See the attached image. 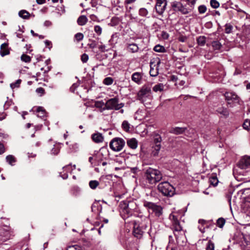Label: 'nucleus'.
<instances>
[{
	"label": "nucleus",
	"instance_id": "nucleus-8",
	"mask_svg": "<svg viewBox=\"0 0 250 250\" xmlns=\"http://www.w3.org/2000/svg\"><path fill=\"white\" fill-rule=\"evenodd\" d=\"M123 104H118V101L117 98H114L108 100L105 103L104 109H116L118 110L123 107Z\"/></svg>",
	"mask_w": 250,
	"mask_h": 250
},
{
	"label": "nucleus",
	"instance_id": "nucleus-14",
	"mask_svg": "<svg viewBox=\"0 0 250 250\" xmlns=\"http://www.w3.org/2000/svg\"><path fill=\"white\" fill-rule=\"evenodd\" d=\"M143 74L140 72H135L131 76V80L138 84L142 83Z\"/></svg>",
	"mask_w": 250,
	"mask_h": 250
},
{
	"label": "nucleus",
	"instance_id": "nucleus-48",
	"mask_svg": "<svg viewBox=\"0 0 250 250\" xmlns=\"http://www.w3.org/2000/svg\"><path fill=\"white\" fill-rule=\"evenodd\" d=\"M71 249V250H83V249L78 246V245H74L72 246H70L68 247V248L67 249V250H70Z\"/></svg>",
	"mask_w": 250,
	"mask_h": 250
},
{
	"label": "nucleus",
	"instance_id": "nucleus-59",
	"mask_svg": "<svg viewBox=\"0 0 250 250\" xmlns=\"http://www.w3.org/2000/svg\"><path fill=\"white\" fill-rule=\"evenodd\" d=\"M99 49L102 52L107 51L108 48L104 45H101L99 47Z\"/></svg>",
	"mask_w": 250,
	"mask_h": 250
},
{
	"label": "nucleus",
	"instance_id": "nucleus-32",
	"mask_svg": "<svg viewBox=\"0 0 250 250\" xmlns=\"http://www.w3.org/2000/svg\"><path fill=\"white\" fill-rule=\"evenodd\" d=\"M125 231L123 229V230H121L120 231V234L118 236V238L121 244H124L125 242Z\"/></svg>",
	"mask_w": 250,
	"mask_h": 250
},
{
	"label": "nucleus",
	"instance_id": "nucleus-51",
	"mask_svg": "<svg viewBox=\"0 0 250 250\" xmlns=\"http://www.w3.org/2000/svg\"><path fill=\"white\" fill-rule=\"evenodd\" d=\"M148 13L147 10L145 8H141L139 10V14L141 16H146Z\"/></svg>",
	"mask_w": 250,
	"mask_h": 250
},
{
	"label": "nucleus",
	"instance_id": "nucleus-28",
	"mask_svg": "<svg viewBox=\"0 0 250 250\" xmlns=\"http://www.w3.org/2000/svg\"><path fill=\"white\" fill-rule=\"evenodd\" d=\"M197 42L199 45L204 46L206 42V37L204 36H200L197 39Z\"/></svg>",
	"mask_w": 250,
	"mask_h": 250
},
{
	"label": "nucleus",
	"instance_id": "nucleus-62",
	"mask_svg": "<svg viewBox=\"0 0 250 250\" xmlns=\"http://www.w3.org/2000/svg\"><path fill=\"white\" fill-rule=\"evenodd\" d=\"M162 36L164 39H167L169 37V35L168 33H167V32H163L162 33Z\"/></svg>",
	"mask_w": 250,
	"mask_h": 250
},
{
	"label": "nucleus",
	"instance_id": "nucleus-6",
	"mask_svg": "<svg viewBox=\"0 0 250 250\" xmlns=\"http://www.w3.org/2000/svg\"><path fill=\"white\" fill-rule=\"evenodd\" d=\"M169 218L172 221L171 229L173 230L175 236L176 238L183 231L182 227L175 215L171 214L169 215Z\"/></svg>",
	"mask_w": 250,
	"mask_h": 250
},
{
	"label": "nucleus",
	"instance_id": "nucleus-47",
	"mask_svg": "<svg viewBox=\"0 0 250 250\" xmlns=\"http://www.w3.org/2000/svg\"><path fill=\"white\" fill-rule=\"evenodd\" d=\"M75 38L78 42L82 41L83 38V35L81 33H78L75 35Z\"/></svg>",
	"mask_w": 250,
	"mask_h": 250
},
{
	"label": "nucleus",
	"instance_id": "nucleus-5",
	"mask_svg": "<svg viewBox=\"0 0 250 250\" xmlns=\"http://www.w3.org/2000/svg\"><path fill=\"white\" fill-rule=\"evenodd\" d=\"M144 206L148 209H151L152 212L154 213L156 217H159L163 214V208L161 206L157 205L152 202L146 201L144 202Z\"/></svg>",
	"mask_w": 250,
	"mask_h": 250
},
{
	"label": "nucleus",
	"instance_id": "nucleus-34",
	"mask_svg": "<svg viewBox=\"0 0 250 250\" xmlns=\"http://www.w3.org/2000/svg\"><path fill=\"white\" fill-rule=\"evenodd\" d=\"M126 168H127L128 170L126 171V172H127V173L132 172L133 174L132 175V177H135V173H136V172L138 170V168L137 167H127Z\"/></svg>",
	"mask_w": 250,
	"mask_h": 250
},
{
	"label": "nucleus",
	"instance_id": "nucleus-29",
	"mask_svg": "<svg viewBox=\"0 0 250 250\" xmlns=\"http://www.w3.org/2000/svg\"><path fill=\"white\" fill-rule=\"evenodd\" d=\"M19 16L24 19H26L29 18V13L26 10H22L19 12Z\"/></svg>",
	"mask_w": 250,
	"mask_h": 250
},
{
	"label": "nucleus",
	"instance_id": "nucleus-38",
	"mask_svg": "<svg viewBox=\"0 0 250 250\" xmlns=\"http://www.w3.org/2000/svg\"><path fill=\"white\" fill-rule=\"evenodd\" d=\"M21 60L25 62H31V58L30 56L23 54L21 56Z\"/></svg>",
	"mask_w": 250,
	"mask_h": 250
},
{
	"label": "nucleus",
	"instance_id": "nucleus-1",
	"mask_svg": "<svg viewBox=\"0 0 250 250\" xmlns=\"http://www.w3.org/2000/svg\"><path fill=\"white\" fill-rule=\"evenodd\" d=\"M127 227L130 229L133 228L132 233L135 237L141 238L143 235L144 231L140 227V218L135 215H131L130 218L127 217Z\"/></svg>",
	"mask_w": 250,
	"mask_h": 250
},
{
	"label": "nucleus",
	"instance_id": "nucleus-17",
	"mask_svg": "<svg viewBox=\"0 0 250 250\" xmlns=\"http://www.w3.org/2000/svg\"><path fill=\"white\" fill-rule=\"evenodd\" d=\"M186 129V127H175L172 128L169 131V132L175 135H179L183 134Z\"/></svg>",
	"mask_w": 250,
	"mask_h": 250
},
{
	"label": "nucleus",
	"instance_id": "nucleus-61",
	"mask_svg": "<svg viewBox=\"0 0 250 250\" xmlns=\"http://www.w3.org/2000/svg\"><path fill=\"white\" fill-rule=\"evenodd\" d=\"M187 1L189 3L191 4L190 8H191L192 10L193 8V6H194L196 2V0H187Z\"/></svg>",
	"mask_w": 250,
	"mask_h": 250
},
{
	"label": "nucleus",
	"instance_id": "nucleus-12",
	"mask_svg": "<svg viewBox=\"0 0 250 250\" xmlns=\"http://www.w3.org/2000/svg\"><path fill=\"white\" fill-rule=\"evenodd\" d=\"M167 4V0H157L155 9L158 14L161 15L166 9Z\"/></svg>",
	"mask_w": 250,
	"mask_h": 250
},
{
	"label": "nucleus",
	"instance_id": "nucleus-30",
	"mask_svg": "<svg viewBox=\"0 0 250 250\" xmlns=\"http://www.w3.org/2000/svg\"><path fill=\"white\" fill-rule=\"evenodd\" d=\"M215 246L214 243L209 240L206 245V250H214Z\"/></svg>",
	"mask_w": 250,
	"mask_h": 250
},
{
	"label": "nucleus",
	"instance_id": "nucleus-2",
	"mask_svg": "<svg viewBox=\"0 0 250 250\" xmlns=\"http://www.w3.org/2000/svg\"><path fill=\"white\" fill-rule=\"evenodd\" d=\"M151 86L149 84H145L142 86L138 93V97L140 101L147 108H150L152 99Z\"/></svg>",
	"mask_w": 250,
	"mask_h": 250
},
{
	"label": "nucleus",
	"instance_id": "nucleus-25",
	"mask_svg": "<svg viewBox=\"0 0 250 250\" xmlns=\"http://www.w3.org/2000/svg\"><path fill=\"white\" fill-rule=\"evenodd\" d=\"M127 50L131 53H135L138 51L139 47L136 44H130L127 46Z\"/></svg>",
	"mask_w": 250,
	"mask_h": 250
},
{
	"label": "nucleus",
	"instance_id": "nucleus-44",
	"mask_svg": "<svg viewBox=\"0 0 250 250\" xmlns=\"http://www.w3.org/2000/svg\"><path fill=\"white\" fill-rule=\"evenodd\" d=\"M210 184L214 186H216L218 182V180L216 177H212L210 178L209 180Z\"/></svg>",
	"mask_w": 250,
	"mask_h": 250
},
{
	"label": "nucleus",
	"instance_id": "nucleus-46",
	"mask_svg": "<svg viewBox=\"0 0 250 250\" xmlns=\"http://www.w3.org/2000/svg\"><path fill=\"white\" fill-rule=\"evenodd\" d=\"M21 83V80L20 79H19V80H17L15 83H11L10 87L12 89L15 88V87H19Z\"/></svg>",
	"mask_w": 250,
	"mask_h": 250
},
{
	"label": "nucleus",
	"instance_id": "nucleus-53",
	"mask_svg": "<svg viewBox=\"0 0 250 250\" xmlns=\"http://www.w3.org/2000/svg\"><path fill=\"white\" fill-rule=\"evenodd\" d=\"M94 30L98 35H100L102 33V29L99 25H96L94 27Z\"/></svg>",
	"mask_w": 250,
	"mask_h": 250
},
{
	"label": "nucleus",
	"instance_id": "nucleus-18",
	"mask_svg": "<svg viewBox=\"0 0 250 250\" xmlns=\"http://www.w3.org/2000/svg\"><path fill=\"white\" fill-rule=\"evenodd\" d=\"M10 52L8 48V44L6 43H2L0 46V54L2 57L8 55Z\"/></svg>",
	"mask_w": 250,
	"mask_h": 250
},
{
	"label": "nucleus",
	"instance_id": "nucleus-11",
	"mask_svg": "<svg viewBox=\"0 0 250 250\" xmlns=\"http://www.w3.org/2000/svg\"><path fill=\"white\" fill-rule=\"evenodd\" d=\"M237 166L241 169H247L250 167V156L245 155L242 157L238 162Z\"/></svg>",
	"mask_w": 250,
	"mask_h": 250
},
{
	"label": "nucleus",
	"instance_id": "nucleus-52",
	"mask_svg": "<svg viewBox=\"0 0 250 250\" xmlns=\"http://www.w3.org/2000/svg\"><path fill=\"white\" fill-rule=\"evenodd\" d=\"M51 154L54 155H57L60 152V148L59 147H54L51 150Z\"/></svg>",
	"mask_w": 250,
	"mask_h": 250
},
{
	"label": "nucleus",
	"instance_id": "nucleus-4",
	"mask_svg": "<svg viewBox=\"0 0 250 250\" xmlns=\"http://www.w3.org/2000/svg\"><path fill=\"white\" fill-rule=\"evenodd\" d=\"M157 189L163 195L172 197L175 194L174 188L167 182H163L159 184Z\"/></svg>",
	"mask_w": 250,
	"mask_h": 250
},
{
	"label": "nucleus",
	"instance_id": "nucleus-37",
	"mask_svg": "<svg viewBox=\"0 0 250 250\" xmlns=\"http://www.w3.org/2000/svg\"><path fill=\"white\" fill-rule=\"evenodd\" d=\"M226 222L225 220L223 218H219L216 222V224L218 227L222 228Z\"/></svg>",
	"mask_w": 250,
	"mask_h": 250
},
{
	"label": "nucleus",
	"instance_id": "nucleus-49",
	"mask_svg": "<svg viewBox=\"0 0 250 250\" xmlns=\"http://www.w3.org/2000/svg\"><path fill=\"white\" fill-rule=\"evenodd\" d=\"M206 10V6L204 5H200L198 7V11L200 14H203L205 13Z\"/></svg>",
	"mask_w": 250,
	"mask_h": 250
},
{
	"label": "nucleus",
	"instance_id": "nucleus-41",
	"mask_svg": "<svg viewBox=\"0 0 250 250\" xmlns=\"http://www.w3.org/2000/svg\"><path fill=\"white\" fill-rule=\"evenodd\" d=\"M113 82V80L111 77H106L104 80V83L105 85H109L111 84Z\"/></svg>",
	"mask_w": 250,
	"mask_h": 250
},
{
	"label": "nucleus",
	"instance_id": "nucleus-56",
	"mask_svg": "<svg viewBox=\"0 0 250 250\" xmlns=\"http://www.w3.org/2000/svg\"><path fill=\"white\" fill-rule=\"evenodd\" d=\"M79 85V83H76L74 84L70 87V90L71 92H74L75 89L78 87Z\"/></svg>",
	"mask_w": 250,
	"mask_h": 250
},
{
	"label": "nucleus",
	"instance_id": "nucleus-23",
	"mask_svg": "<svg viewBox=\"0 0 250 250\" xmlns=\"http://www.w3.org/2000/svg\"><path fill=\"white\" fill-rule=\"evenodd\" d=\"M87 21V18L85 16L82 15L79 17L77 20V23L79 25H84Z\"/></svg>",
	"mask_w": 250,
	"mask_h": 250
},
{
	"label": "nucleus",
	"instance_id": "nucleus-22",
	"mask_svg": "<svg viewBox=\"0 0 250 250\" xmlns=\"http://www.w3.org/2000/svg\"><path fill=\"white\" fill-rule=\"evenodd\" d=\"M38 113L37 116L40 118H43L46 115V112L45 109L42 106H39L36 110Z\"/></svg>",
	"mask_w": 250,
	"mask_h": 250
},
{
	"label": "nucleus",
	"instance_id": "nucleus-60",
	"mask_svg": "<svg viewBox=\"0 0 250 250\" xmlns=\"http://www.w3.org/2000/svg\"><path fill=\"white\" fill-rule=\"evenodd\" d=\"M187 40V38L184 36H181L178 38V41L180 42H185Z\"/></svg>",
	"mask_w": 250,
	"mask_h": 250
},
{
	"label": "nucleus",
	"instance_id": "nucleus-21",
	"mask_svg": "<svg viewBox=\"0 0 250 250\" xmlns=\"http://www.w3.org/2000/svg\"><path fill=\"white\" fill-rule=\"evenodd\" d=\"M102 207L98 204H93L91 206V210L92 212L99 214L101 212Z\"/></svg>",
	"mask_w": 250,
	"mask_h": 250
},
{
	"label": "nucleus",
	"instance_id": "nucleus-20",
	"mask_svg": "<svg viewBox=\"0 0 250 250\" xmlns=\"http://www.w3.org/2000/svg\"><path fill=\"white\" fill-rule=\"evenodd\" d=\"M120 214L122 218L125 219V201L123 200L120 203L119 205Z\"/></svg>",
	"mask_w": 250,
	"mask_h": 250
},
{
	"label": "nucleus",
	"instance_id": "nucleus-58",
	"mask_svg": "<svg viewBox=\"0 0 250 250\" xmlns=\"http://www.w3.org/2000/svg\"><path fill=\"white\" fill-rule=\"evenodd\" d=\"M12 101H7L5 102L4 105V109H7L8 108L9 106L12 104Z\"/></svg>",
	"mask_w": 250,
	"mask_h": 250
},
{
	"label": "nucleus",
	"instance_id": "nucleus-42",
	"mask_svg": "<svg viewBox=\"0 0 250 250\" xmlns=\"http://www.w3.org/2000/svg\"><path fill=\"white\" fill-rule=\"evenodd\" d=\"M210 4L211 6L213 8H217L219 7L220 4L216 0H210Z\"/></svg>",
	"mask_w": 250,
	"mask_h": 250
},
{
	"label": "nucleus",
	"instance_id": "nucleus-63",
	"mask_svg": "<svg viewBox=\"0 0 250 250\" xmlns=\"http://www.w3.org/2000/svg\"><path fill=\"white\" fill-rule=\"evenodd\" d=\"M6 114L4 113H0V121H2L6 117Z\"/></svg>",
	"mask_w": 250,
	"mask_h": 250
},
{
	"label": "nucleus",
	"instance_id": "nucleus-55",
	"mask_svg": "<svg viewBox=\"0 0 250 250\" xmlns=\"http://www.w3.org/2000/svg\"><path fill=\"white\" fill-rule=\"evenodd\" d=\"M36 91L37 93L40 94L41 96L44 94V89L42 87L37 88Z\"/></svg>",
	"mask_w": 250,
	"mask_h": 250
},
{
	"label": "nucleus",
	"instance_id": "nucleus-45",
	"mask_svg": "<svg viewBox=\"0 0 250 250\" xmlns=\"http://www.w3.org/2000/svg\"><path fill=\"white\" fill-rule=\"evenodd\" d=\"M232 26L229 24H226L225 25V33L229 34L231 32Z\"/></svg>",
	"mask_w": 250,
	"mask_h": 250
},
{
	"label": "nucleus",
	"instance_id": "nucleus-27",
	"mask_svg": "<svg viewBox=\"0 0 250 250\" xmlns=\"http://www.w3.org/2000/svg\"><path fill=\"white\" fill-rule=\"evenodd\" d=\"M6 162L10 165L13 166L14 163L16 162L15 157L12 155H8L6 157Z\"/></svg>",
	"mask_w": 250,
	"mask_h": 250
},
{
	"label": "nucleus",
	"instance_id": "nucleus-40",
	"mask_svg": "<svg viewBox=\"0 0 250 250\" xmlns=\"http://www.w3.org/2000/svg\"><path fill=\"white\" fill-rule=\"evenodd\" d=\"M162 138L159 135H156L154 136V145H161Z\"/></svg>",
	"mask_w": 250,
	"mask_h": 250
},
{
	"label": "nucleus",
	"instance_id": "nucleus-10",
	"mask_svg": "<svg viewBox=\"0 0 250 250\" xmlns=\"http://www.w3.org/2000/svg\"><path fill=\"white\" fill-rule=\"evenodd\" d=\"M225 100L227 101L228 104H231L230 101L232 103L240 104V97L234 92H226L224 94Z\"/></svg>",
	"mask_w": 250,
	"mask_h": 250
},
{
	"label": "nucleus",
	"instance_id": "nucleus-7",
	"mask_svg": "<svg viewBox=\"0 0 250 250\" xmlns=\"http://www.w3.org/2000/svg\"><path fill=\"white\" fill-rule=\"evenodd\" d=\"M125 145L124 140L120 138H115L110 142L109 146L115 151H120Z\"/></svg>",
	"mask_w": 250,
	"mask_h": 250
},
{
	"label": "nucleus",
	"instance_id": "nucleus-9",
	"mask_svg": "<svg viewBox=\"0 0 250 250\" xmlns=\"http://www.w3.org/2000/svg\"><path fill=\"white\" fill-rule=\"evenodd\" d=\"M171 7L175 12L179 11L182 14H187L191 11V8H188L181 2L174 1L171 3Z\"/></svg>",
	"mask_w": 250,
	"mask_h": 250
},
{
	"label": "nucleus",
	"instance_id": "nucleus-26",
	"mask_svg": "<svg viewBox=\"0 0 250 250\" xmlns=\"http://www.w3.org/2000/svg\"><path fill=\"white\" fill-rule=\"evenodd\" d=\"M161 145H154L152 147L153 150L152 151V155L153 156H157L161 149Z\"/></svg>",
	"mask_w": 250,
	"mask_h": 250
},
{
	"label": "nucleus",
	"instance_id": "nucleus-31",
	"mask_svg": "<svg viewBox=\"0 0 250 250\" xmlns=\"http://www.w3.org/2000/svg\"><path fill=\"white\" fill-rule=\"evenodd\" d=\"M212 46L214 50H219L221 47V43L218 41H215L212 42Z\"/></svg>",
	"mask_w": 250,
	"mask_h": 250
},
{
	"label": "nucleus",
	"instance_id": "nucleus-35",
	"mask_svg": "<svg viewBox=\"0 0 250 250\" xmlns=\"http://www.w3.org/2000/svg\"><path fill=\"white\" fill-rule=\"evenodd\" d=\"M154 50L157 52H165L166 51V49L163 46L156 45L154 47Z\"/></svg>",
	"mask_w": 250,
	"mask_h": 250
},
{
	"label": "nucleus",
	"instance_id": "nucleus-16",
	"mask_svg": "<svg viewBox=\"0 0 250 250\" xmlns=\"http://www.w3.org/2000/svg\"><path fill=\"white\" fill-rule=\"evenodd\" d=\"M92 140L96 143H101L104 141V137L99 132L94 133L91 136Z\"/></svg>",
	"mask_w": 250,
	"mask_h": 250
},
{
	"label": "nucleus",
	"instance_id": "nucleus-39",
	"mask_svg": "<svg viewBox=\"0 0 250 250\" xmlns=\"http://www.w3.org/2000/svg\"><path fill=\"white\" fill-rule=\"evenodd\" d=\"M243 128L247 130H250V120H246L243 124Z\"/></svg>",
	"mask_w": 250,
	"mask_h": 250
},
{
	"label": "nucleus",
	"instance_id": "nucleus-13",
	"mask_svg": "<svg viewBox=\"0 0 250 250\" xmlns=\"http://www.w3.org/2000/svg\"><path fill=\"white\" fill-rule=\"evenodd\" d=\"M160 63V61L159 60L158 62L157 63V66L156 65H154L153 66V63L152 62H150V69L149 71V73L151 76L152 77H155L158 75V65Z\"/></svg>",
	"mask_w": 250,
	"mask_h": 250
},
{
	"label": "nucleus",
	"instance_id": "nucleus-15",
	"mask_svg": "<svg viewBox=\"0 0 250 250\" xmlns=\"http://www.w3.org/2000/svg\"><path fill=\"white\" fill-rule=\"evenodd\" d=\"M216 112L222 115V117H224L225 118H228L229 116V111L228 109L224 107V106H221L218 107L216 109Z\"/></svg>",
	"mask_w": 250,
	"mask_h": 250
},
{
	"label": "nucleus",
	"instance_id": "nucleus-43",
	"mask_svg": "<svg viewBox=\"0 0 250 250\" xmlns=\"http://www.w3.org/2000/svg\"><path fill=\"white\" fill-rule=\"evenodd\" d=\"M88 55L85 53L82 54L81 57V60L83 63L86 62L88 60Z\"/></svg>",
	"mask_w": 250,
	"mask_h": 250
},
{
	"label": "nucleus",
	"instance_id": "nucleus-36",
	"mask_svg": "<svg viewBox=\"0 0 250 250\" xmlns=\"http://www.w3.org/2000/svg\"><path fill=\"white\" fill-rule=\"evenodd\" d=\"M80 191V188L77 186L73 187L71 189L72 194L75 196H78L79 194Z\"/></svg>",
	"mask_w": 250,
	"mask_h": 250
},
{
	"label": "nucleus",
	"instance_id": "nucleus-50",
	"mask_svg": "<svg viewBox=\"0 0 250 250\" xmlns=\"http://www.w3.org/2000/svg\"><path fill=\"white\" fill-rule=\"evenodd\" d=\"M60 176L63 179H66L68 178L67 172L65 170H64L63 169H62V171L60 172Z\"/></svg>",
	"mask_w": 250,
	"mask_h": 250
},
{
	"label": "nucleus",
	"instance_id": "nucleus-54",
	"mask_svg": "<svg viewBox=\"0 0 250 250\" xmlns=\"http://www.w3.org/2000/svg\"><path fill=\"white\" fill-rule=\"evenodd\" d=\"M72 165L71 164L68 165L66 166L63 167L62 169L65 170L67 172H71L72 170H71Z\"/></svg>",
	"mask_w": 250,
	"mask_h": 250
},
{
	"label": "nucleus",
	"instance_id": "nucleus-64",
	"mask_svg": "<svg viewBox=\"0 0 250 250\" xmlns=\"http://www.w3.org/2000/svg\"><path fill=\"white\" fill-rule=\"evenodd\" d=\"M52 24V23L49 21H46L44 22V25L45 26H50Z\"/></svg>",
	"mask_w": 250,
	"mask_h": 250
},
{
	"label": "nucleus",
	"instance_id": "nucleus-24",
	"mask_svg": "<svg viewBox=\"0 0 250 250\" xmlns=\"http://www.w3.org/2000/svg\"><path fill=\"white\" fill-rule=\"evenodd\" d=\"M165 85L163 83H158L157 84L155 85L153 88L152 90L153 91L155 92H162L164 89Z\"/></svg>",
	"mask_w": 250,
	"mask_h": 250
},
{
	"label": "nucleus",
	"instance_id": "nucleus-3",
	"mask_svg": "<svg viewBox=\"0 0 250 250\" xmlns=\"http://www.w3.org/2000/svg\"><path fill=\"white\" fill-rule=\"evenodd\" d=\"M144 176L146 182L151 185L156 184L163 178L162 173L160 170L151 167L146 170Z\"/></svg>",
	"mask_w": 250,
	"mask_h": 250
},
{
	"label": "nucleus",
	"instance_id": "nucleus-33",
	"mask_svg": "<svg viewBox=\"0 0 250 250\" xmlns=\"http://www.w3.org/2000/svg\"><path fill=\"white\" fill-rule=\"evenodd\" d=\"M99 185V183L97 180H92L89 183L90 188L93 189H95Z\"/></svg>",
	"mask_w": 250,
	"mask_h": 250
},
{
	"label": "nucleus",
	"instance_id": "nucleus-19",
	"mask_svg": "<svg viewBox=\"0 0 250 250\" xmlns=\"http://www.w3.org/2000/svg\"><path fill=\"white\" fill-rule=\"evenodd\" d=\"M127 144L130 148L135 149L137 147L138 141L135 138H131L127 140Z\"/></svg>",
	"mask_w": 250,
	"mask_h": 250
},
{
	"label": "nucleus",
	"instance_id": "nucleus-57",
	"mask_svg": "<svg viewBox=\"0 0 250 250\" xmlns=\"http://www.w3.org/2000/svg\"><path fill=\"white\" fill-rule=\"evenodd\" d=\"M5 151V148L4 145L0 142V155L2 154Z\"/></svg>",
	"mask_w": 250,
	"mask_h": 250
}]
</instances>
